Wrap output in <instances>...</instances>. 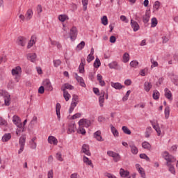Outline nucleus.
Instances as JSON below:
<instances>
[{
    "mask_svg": "<svg viewBox=\"0 0 178 178\" xmlns=\"http://www.w3.org/2000/svg\"><path fill=\"white\" fill-rule=\"evenodd\" d=\"M13 123H14V124L17 127L16 130L17 136H20V134L24 131V126H23V123H22L20 117L18 115H14L13 117Z\"/></svg>",
    "mask_w": 178,
    "mask_h": 178,
    "instance_id": "nucleus-1",
    "label": "nucleus"
},
{
    "mask_svg": "<svg viewBox=\"0 0 178 178\" xmlns=\"http://www.w3.org/2000/svg\"><path fill=\"white\" fill-rule=\"evenodd\" d=\"M162 155L163 158L166 160V165H172L173 162H176V159L175 158V156L169 154V152H164Z\"/></svg>",
    "mask_w": 178,
    "mask_h": 178,
    "instance_id": "nucleus-2",
    "label": "nucleus"
},
{
    "mask_svg": "<svg viewBox=\"0 0 178 178\" xmlns=\"http://www.w3.org/2000/svg\"><path fill=\"white\" fill-rule=\"evenodd\" d=\"M78 123H79V127L88 128L91 126V121L86 118L81 119Z\"/></svg>",
    "mask_w": 178,
    "mask_h": 178,
    "instance_id": "nucleus-3",
    "label": "nucleus"
},
{
    "mask_svg": "<svg viewBox=\"0 0 178 178\" xmlns=\"http://www.w3.org/2000/svg\"><path fill=\"white\" fill-rule=\"evenodd\" d=\"M43 87L46 91H52L54 90V87H52V84L49 79H45L43 81Z\"/></svg>",
    "mask_w": 178,
    "mask_h": 178,
    "instance_id": "nucleus-4",
    "label": "nucleus"
},
{
    "mask_svg": "<svg viewBox=\"0 0 178 178\" xmlns=\"http://www.w3.org/2000/svg\"><path fill=\"white\" fill-rule=\"evenodd\" d=\"M107 154L108 156L113 158L114 162H119L120 161V155L113 151H108Z\"/></svg>",
    "mask_w": 178,
    "mask_h": 178,
    "instance_id": "nucleus-5",
    "label": "nucleus"
},
{
    "mask_svg": "<svg viewBox=\"0 0 178 178\" xmlns=\"http://www.w3.org/2000/svg\"><path fill=\"white\" fill-rule=\"evenodd\" d=\"M70 38L71 41H74L76 38H77V28H76V26H73L70 29Z\"/></svg>",
    "mask_w": 178,
    "mask_h": 178,
    "instance_id": "nucleus-6",
    "label": "nucleus"
},
{
    "mask_svg": "<svg viewBox=\"0 0 178 178\" xmlns=\"http://www.w3.org/2000/svg\"><path fill=\"white\" fill-rule=\"evenodd\" d=\"M33 16H34L33 8H29L25 13L26 22H30L33 19Z\"/></svg>",
    "mask_w": 178,
    "mask_h": 178,
    "instance_id": "nucleus-7",
    "label": "nucleus"
},
{
    "mask_svg": "<svg viewBox=\"0 0 178 178\" xmlns=\"http://www.w3.org/2000/svg\"><path fill=\"white\" fill-rule=\"evenodd\" d=\"M129 146L131 148V154H133L134 155H137V154H138V148H137V147L134 144V142H129Z\"/></svg>",
    "mask_w": 178,
    "mask_h": 178,
    "instance_id": "nucleus-8",
    "label": "nucleus"
},
{
    "mask_svg": "<svg viewBox=\"0 0 178 178\" xmlns=\"http://www.w3.org/2000/svg\"><path fill=\"white\" fill-rule=\"evenodd\" d=\"M101 134V131L98 130L93 134V137L94 138H95V140H97V141L102 142L104 141V138H102V136Z\"/></svg>",
    "mask_w": 178,
    "mask_h": 178,
    "instance_id": "nucleus-9",
    "label": "nucleus"
},
{
    "mask_svg": "<svg viewBox=\"0 0 178 178\" xmlns=\"http://www.w3.org/2000/svg\"><path fill=\"white\" fill-rule=\"evenodd\" d=\"M81 151L83 154L88 155V156H90L91 155V152H90V146L87 144L83 145Z\"/></svg>",
    "mask_w": 178,
    "mask_h": 178,
    "instance_id": "nucleus-10",
    "label": "nucleus"
},
{
    "mask_svg": "<svg viewBox=\"0 0 178 178\" xmlns=\"http://www.w3.org/2000/svg\"><path fill=\"white\" fill-rule=\"evenodd\" d=\"M164 95L167 99L169 101H173V96L172 95V92L168 88H165L164 90Z\"/></svg>",
    "mask_w": 178,
    "mask_h": 178,
    "instance_id": "nucleus-11",
    "label": "nucleus"
},
{
    "mask_svg": "<svg viewBox=\"0 0 178 178\" xmlns=\"http://www.w3.org/2000/svg\"><path fill=\"white\" fill-rule=\"evenodd\" d=\"M105 102V91L102 90L100 93V96L99 97V106L102 108L104 106V103Z\"/></svg>",
    "mask_w": 178,
    "mask_h": 178,
    "instance_id": "nucleus-12",
    "label": "nucleus"
},
{
    "mask_svg": "<svg viewBox=\"0 0 178 178\" xmlns=\"http://www.w3.org/2000/svg\"><path fill=\"white\" fill-rule=\"evenodd\" d=\"M28 60H31L33 63L37 62V54L35 53H30L27 54Z\"/></svg>",
    "mask_w": 178,
    "mask_h": 178,
    "instance_id": "nucleus-13",
    "label": "nucleus"
},
{
    "mask_svg": "<svg viewBox=\"0 0 178 178\" xmlns=\"http://www.w3.org/2000/svg\"><path fill=\"white\" fill-rule=\"evenodd\" d=\"M120 175L121 176V177L131 178V177H130V172L123 168H120Z\"/></svg>",
    "mask_w": 178,
    "mask_h": 178,
    "instance_id": "nucleus-14",
    "label": "nucleus"
},
{
    "mask_svg": "<svg viewBox=\"0 0 178 178\" xmlns=\"http://www.w3.org/2000/svg\"><path fill=\"white\" fill-rule=\"evenodd\" d=\"M131 26L135 33L136 31H138V30H140V25L137 22H136L134 19H131Z\"/></svg>",
    "mask_w": 178,
    "mask_h": 178,
    "instance_id": "nucleus-15",
    "label": "nucleus"
},
{
    "mask_svg": "<svg viewBox=\"0 0 178 178\" xmlns=\"http://www.w3.org/2000/svg\"><path fill=\"white\" fill-rule=\"evenodd\" d=\"M47 141L49 144H51V145H58V139L55 136H49Z\"/></svg>",
    "mask_w": 178,
    "mask_h": 178,
    "instance_id": "nucleus-16",
    "label": "nucleus"
},
{
    "mask_svg": "<svg viewBox=\"0 0 178 178\" xmlns=\"http://www.w3.org/2000/svg\"><path fill=\"white\" fill-rule=\"evenodd\" d=\"M11 73L13 76H19L20 73H22V67L20 66H17L15 68H13L11 71Z\"/></svg>",
    "mask_w": 178,
    "mask_h": 178,
    "instance_id": "nucleus-17",
    "label": "nucleus"
},
{
    "mask_svg": "<svg viewBox=\"0 0 178 178\" xmlns=\"http://www.w3.org/2000/svg\"><path fill=\"white\" fill-rule=\"evenodd\" d=\"M37 42V36L35 35H33L31 36L30 41L28 43L27 48L30 49L33 45H34Z\"/></svg>",
    "mask_w": 178,
    "mask_h": 178,
    "instance_id": "nucleus-18",
    "label": "nucleus"
},
{
    "mask_svg": "<svg viewBox=\"0 0 178 178\" xmlns=\"http://www.w3.org/2000/svg\"><path fill=\"white\" fill-rule=\"evenodd\" d=\"M35 140H37V138L33 137L29 141V147H30L31 149H37V143H35Z\"/></svg>",
    "mask_w": 178,
    "mask_h": 178,
    "instance_id": "nucleus-19",
    "label": "nucleus"
},
{
    "mask_svg": "<svg viewBox=\"0 0 178 178\" xmlns=\"http://www.w3.org/2000/svg\"><path fill=\"white\" fill-rule=\"evenodd\" d=\"M78 104H79V97L76 95H74L72 97V101L71 102L70 106H72V108H76Z\"/></svg>",
    "mask_w": 178,
    "mask_h": 178,
    "instance_id": "nucleus-20",
    "label": "nucleus"
},
{
    "mask_svg": "<svg viewBox=\"0 0 178 178\" xmlns=\"http://www.w3.org/2000/svg\"><path fill=\"white\" fill-rule=\"evenodd\" d=\"M78 104H79V97L76 95H74L72 97V101L71 102L70 106H72V108H76Z\"/></svg>",
    "mask_w": 178,
    "mask_h": 178,
    "instance_id": "nucleus-21",
    "label": "nucleus"
},
{
    "mask_svg": "<svg viewBox=\"0 0 178 178\" xmlns=\"http://www.w3.org/2000/svg\"><path fill=\"white\" fill-rule=\"evenodd\" d=\"M111 86L113 88H115V90H122L124 87L118 82H111Z\"/></svg>",
    "mask_w": 178,
    "mask_h": 178,
    "instance_id": "nucleus-22",
    "label": "nucleus"
},
{
    "mask_svg": "<svg viewBox=\"0 0 178 178\" xmlns=\"http://www.w3.org/2000/svg\"><path fill=\"white\" fill-rule=\"evenodd\" d=\"M17 42L18 45H21V47H24V45H26V42H27V39L24 37H19L17 38Z\"/></svg>",
    "mask_w": 178,
    "mask_h": 178,
    "instance_id": "nucleus-23",
    "label": "nucleus"
},
{
    "mask_svg": "<svg viewBox=\"0 0 178 178\" xmlns=\"http://www.w3.org/2000/svg\"><path fill=\"white\" fill-rule=\"evenodd\" d=\"M76 131V124L72 122L68 125L67 133L68 134H72V133H74Z\"/></svg>",
    "mask_w": 178,
    "mask_h": 178,
    "instance_id": "nucleus-24",
    "label": "nucleus"
},
{
    "mask_svg": "<svg viewBox=\"0 0 178 178\" xmlns=\"http://www.w3.org/2000/svg\"><path fill=\"white\" fill-rule=\"evenodd\" d=\"M58 19L61 23H65V22L69 20V16L66 14H61L58 15Z\"/></svg>",
    "mask_w": 178,
    "mask_h": 178,
    "instance_id": "nucleus-25",
    "label": "nucleus"
},
{
    "mask_svg": "<svg viewBox=\"0 0 178 178\" xmlns=\"http://www.w3.org/2000/svg\"><path fill=\"white\" fill-rule=\"evenodd\" d=\"M3 97L4 98L5 105H6V106H9V105H10V95H9V92H7L5 96H3Z\"/></svg>",
    "mask_w": 178,
    "mask_h": 178,
    "instance_id": "nucleus-26",
    "label": "nucleus"
},
{
    "mask_svg": "<svg viewBox=\"0 0 178 178\" xmlns=\"http://www.w3.org/2000/svg\"><path fill=\"white\" fill-rule=\"evenodd\" d=\"M136 168L138 172L141 175L143 178H145V173L144 172V169L141 167L140 164H136Z\"/></svg>",
    "mask_w": 178,
    "mask_h": 178,
    "instance_id": "nucleus-27",
    "label": "nucleus"
},
{
    "mask_svg": "<svg viewBox=\"0 0 178 178\" xmlns=\"http://www.w3.org/2000/svg\"><path fill=\"white\" fill-rule=\"evenodd\" d=\"M75 78L78 83H80L81 87H86V83H84V79L81 76H79L77 74H75Z\"/></svg>",
    "mask_w": 178,
    "mask_h": 178,
    "instance_id": "nucleus-28",
    "label": "nucleus"
},
{
    "mask_svg": "<svg viewBox=\"0 0 178 178\" xmlns=\"http://www.w3.org/2000/svg\"><path fill=\"white\" fill-rule=\"evenodd\" d=\"M151 88H152V84L151 82L145 81L144 83V90L146 91V92H149L151 90Z\"/></svg>",
    "mask_w": 178,
    "mask_h": 178,
    "instance_id": "nucleus-29",
    "label": "nucleus"
},
{
    "mask_svg": "<svg viewBox=\"0 0 178 178\" xmlns=\"http://www.w3.org/2000/svg\"><path fill=\"white\" fill-rule=\"evenodd\" d=\"M103 76L102 75H101L100 74H97V80L99 81V86H101V87H104L105 86V81L103 80Z\"/></svg>",
    "mask_w": 178,
    "mask_h": 178,
    "instance_id": "nucleus-30",
    "label": "nucleus"
},
{
    "mask_svg": "<svg viewBox=\"0 0 178 178\" xmlns=\"http://www.w3.org/2000/svg\"><path fill=\"white\" fill-rule=\"evenodd\" d=\"M111 131L114 137H119V131L113 124L110 125Z\"/></svg>",
    "mask_w": 178,
    "mask_h": 178,
    "instance_id": "nucleus-31",
    "label": "nucleus"
},
{
    "mask_svg": "<svg viewBox=\"0 0 178 178\" xmlns=\"http://www.w3.org/2000/svg\"><path fill=\"white\" fill-rule=\"evenodd\" d=\"M60 108H61L60 104L57 103L56 105V115L59 122H60Z\"/></svg>",
    "mask_w": 178,
    "mask_h": 178,
    "instance_id": "nucleus-32",
    "label": "nucleus"
},
{
    "mask_svg": "<svg viewBox=\"0 0 178 178\" xmlns=\"http://www.w3.org/2000/svg\"><path fill=\"white\" fill-rule=\"evenodd\" d=\"M38 123V118H37V116L34 115L29 123V127H34L35 124H37Z\"/></svg>",
    "mask_w": 178,
    "mask_h": 178,
    "instance_id": "nucleus-33",
    "label": "nucleus"
},
{
    "mask_svg": "<svg viewBox=\"0 0 178 178\" xmlns=\"http://www.w3.org/2000/svg\"><path fill=\"white\" fill-rule=\"evenodd\" d=\"M152 126L153 129H154L155 131H156L158 136H161V128L159 127V125L155 122H152Z\"/></svg>",
    "mask_w": 178,
    "mask_h": 178,
    "instance_id": "nucleus-34",
    "label": "nucleus"
},
{
    "mask_svg": "<svg viewBox=\"0 0 178 178\" xmlns=\"http://www.w3.org/2000/svg\"><path fill=\"white\" fill-rule=\"evenodd\" d=\"M83 163H86V165H88V166H92V168H94V165H92V161L88 159V157L83 156Z\"/></svg>",
    "mask_w": 178,
    "mask_h": 178,
    "instance_id": "nucleus-35",
    "label": "nucleus"
},
{
    "mask_svg": "<svg viewBox=\"0 0 178 178\" xmlns=\"http://www.w3.org/2000/svg\"><path fill=\"white\" fill-rule=\"evenodd\" d=\"M73 88H74V87L69 83H65L61 87L62 91H67L66 90H73Z\"/></svg>",
    "mask_w": 178,
    "mask_h": 178,
    "instance_id": "nucleus-36",
    "label": "nucleus"
},
{
    "mask_svg": "<svg viewBox=\"0 0 178 178\" xmlns=\"http://www.w3.org/2000/svg\"><path fill=\"white\" fill-rule=\"evenodd\" d=\"M142 147L143 148V149H147V151H150L152 146L149 143L144 141L142 143Z\"/></svg>",
    "mask_w": 178,
    "mask_h": 178,
    "instance_id": "nucleus-37",
    "label": "nucleus"
},
{
    "mask_svg": "<svg viewBox=\"0 0 178 178\" xmlns=\"http://www.w3.org/2000/svg\"><path fill=\"white\" fill-rule=\"evenodd\" d=\"M10 138H12V135L10 134H5L3 136H2V141L3 143H6L7 141H9V140H10Z\"/></svg>",
    "mask_w": 178,
    "mask_h": 178,
    "instance_id": "nucleus-38",
    "label": "nucleus"
},
{
    "mask_svg": "<svg viewBox=\"0 0 178 178\" xmlns=\"http://www.w3.org/2000/svg\"><path fill=\"white\" fill-rule=\"evenodd\" d=\"M130 60V54L129 53H124L122 56V62L127 63Z\"/></svg>",
    "mask_w": 178,
    "mask_h": 178,
    "instance_id": "nucleus-39",
    "label": "nucleus"
},
{
    "mask_svg": "<svg viewBox=\"0 0 178 178\" xmlns=\"http://www.w3.org/2000/svg\"><path fill=\"white\" fill-rule=\"evenodd\" d=\"M159 8H161V2L156 1L153 5V12L159 10Z\"/></svg>",
    "mask_w": 178,
    "mask_h": 178,
    "instance_id": "nucleus-40",
    "label": "nucleus"
},
{
    "mask_svg": "<svg viewBox=\"0 0 178 178\" xmlns=\"http://www.w3.org/2000/svg\"><path fill=\"white\" fill-rule=\"evenodd\" d=\"M86 47V42L81 41L76 47V51H81Z\"/></svg>",
    "mask_w": 178,
    "mask_h": 178,
    "instance_id": "nucleus-41",
    "label": "nucleus"
},
{
    "mask_svg": "<svg viewBox=\"0 0 178 178\" xmlns=\"http://www.w3.org/2000/svg\"><path fill=\"white\" fill-rule=\"evenodd\" d=\"M19 146L24 147L26 145V136H22L19 138Z\"/></svg>",
    "mask_w": 178,
    "mask_h": 178,
    "instance_id": "nucleus-42",
    "label": "nucleus"
},
{
    "mask_svg": "<svg viewBox=\"0 0 178 178\" xmlns=\"http://www.w3.org/2000/svg\"><path fill=\"white\" fill-rule=\"evenodd\" d=\"M63 97L66 102L69 101L70 98H72V95H70L69 92L67 91H63Z\"/></svg>",
    "mask_w": 178,
    "mask_h": 178,
    "instance_id": "nucleus-43",
    "label": "nucleus"
},
{
    "mask_svg": "<svg viewBox=\"0 0 178 178\" xmlns=\"http://www.w3.org/2000/svg\"><path fill=\"white\" fill-rule=\"evenodd\" d=\"M168 168L169 172L172 173V175H176V169H175V166H173L172 164L167 165Z\"/></svg>",
    "mask_w": 178,
    "mask_h": 178,
    "instance_id": "nucleus-44",
    "label": "nucleus"
},
{
    "mask_svg": "<svg viewBox=\"0 0 178 178\" xmlns=\"http://www.w3.org/2000/svg\"><path fill=\"white\" fill-rule=\"evenodd\" d=\"M122 130L123 133H124V134H127L128 136H130V134H131V131H130L129 129L126 126H123L122 127Z\"/></svg>",
    "mask_w": 178,
    "mask_h": 178,
    "instance_id": "nucleus-45",
    "label": "nucleus"
},
{
    "mask_svg": "<svg viewBox=\"0 0 178 178\" xmlns=\"http://www.w3.org/2000/svg\"><path fill=\"white\" fill-rule=\"evenodd\" d=\"M118 62L116 61H113L112 63L108 64V67H110V69H118Z\"/></svg>",
    "mask_w": 178,
    "mask_h": 178,
    "instance_id": "nucleus-46",
    "label": "nucleus"
},
{
    "mask_svg": "<svg viewBox=\"0 0 178 178\" xmlns=\"http://www.w3.org/2000/svg\"><path fill=\"white\" fill-rule=\"evenodd\" d=\"M161 94L159 93V91H158L157 90H155L153 91V99H159V97H160Z\"/></svg>",
    "mask_w": 178,
    "mask_h": 178,
    "instance_id": "nucleus-47",
    "label": "nucleus"
},
{
    "mask_svg": "<svg viewBox=\"0 0 178 178\" xmlns=\"http://www.w3.org/2000/svg\"><path fill=\"white\" fill-rule=\"evenodd\" d=\"M143 22L145 24H147V23H148V22H149V14L146 13L145 15H143Z\"/></svg>",
    "mask_w": 178,
    "mask_h": 178,
    "instance_id": "nucleus-48",
    "label": "nucleus"
},
{
    "mask_svg": "<svg viewBox=\"0 0 178 178\" xmlns=\"http://www.w3.org/2000/svg\"><path fill=\"white\" fill-rule=\"evenodd\" d=\"M164 113L165 119H169V115H170V108H169V107H165Z\"/></svg>",
    "mask_w": 178,
    "mask_h": 178,
    "instance_id": "nucleus-49",
    "label": "nucleus"
},
{
    "mask_svg": "<svg viewBox=\"0 0 178 178\" xmlns=\"http://www.w3.org/2000/svg\"><path fill=\"white\" fill-rule=\"evenodd\" d=\"M56 159L60 162H63V157H62V153L58 152L56 154Z\"/></svg>",
    "mask_w": 178,
    "mask_h": 178,
    "instance_id": "nucleus-50",
    "label": "nucleus"
},
{
    "mask_svg": "<svg viewBox=\"0 0 178 178\" xmlns=\"http://www.w3.org/2000/svg\"><path fill=\"white\" fill-rule=\"evenodd\" d=\"M158 24V19L154 17L151 20V27H156Z\"/></svg>",
    "mask_w": 178,
    "mask_h": 178,
    "instance_id": "nucleus-51",
    "label": "nucleus"
},
{
    "mask_svg": "<svg viewBox=\"0 0 178 178\" xmlns=\"http://www.w3.org/2000/svg\"><path fill=\"white\" fill-rule=\"evenodd\" d=\"M147 73H148V68L146 67V68H144V69L141 70L140 71L139 74L140 76H142L143 77H144L145 76L147 75Z\"/></svg>",
    "mask_w": 178,
    "mask_h": 178,
    "instance_id": "nucleus-52",
    "label": "nucleus"
},
{
    "mask_svg": "<svg viewBox=\"0 0 178 178\" xmlns=\"http://www.w3.org/2000/svg\"><path fill=\"white\" fill-rule=\"evenodd\" d=\"M53 63H54V66L55 67H59V66H60V65L62 63V61H60V60H59V59L54 60Z\"/></svg>",
    "mask_w": 178,
    "mask_h": 178,
    "instance_id": "nucleus-53",
    "label": "nucleus"
},
{
    "mask_svg": "<svg viewBox=\"0 0 178 178\" xmlns=\"http://www.w3.org/2000/svg\"><path fill=\"white\" fill-rule=\"evenodd\" d=\"M129 65H130L131 67H134L135 69H137V67L138 66V61L132 60L130 62Z\"/></svg>",
    "mask_w": 178,
    "mask_h": 178,
    "instance_id": "nucleus-54",
    "label": "nucleus"
},
{
    "mask_svg": "<svg viewBox=\"0 0 178 178\" xmlns=\"http://www.w3.org/2000/svg\"><path fill=\"white\" fill-rule=\"evenodd\" d=\"M51 45L57 47L58 49H60V48H62V45H60V43H59L58 42L51 40Z\"/></svg>",
    "mask_w": 178,
    "mask_h": 178,
    "instance_id": "nucleus-55",
    "label": "nucleus"
},
{
    "mask_svg": "<svg viewBox=\"0 0 178 178\" xmlns=\"http://www.w3.org/2000/svg\"><path fill=\"white\" fill-rule=\"evenodd\" d=\"M102 23L104 24V26H108V17L106 15L103 16L101 19Z\"/></svg>",
    "mask_w": 178,
    "mask_h": 178,
    "instance_id": "nucleus-56",
    "label": "nucleus"
},
{
    "mask_svg": "<svg viewBox=\"0 0 178 178\" xmlns=\"http://www.w3.org/2000/svg\"><path fill=\"white\" fill-rule=\"evenodd\" d=\"M101 66V60H99V58H96V60L94 62V67L96 68H98Z\"/></svg>",
    "mask_w": 178,
    "mask_h": 178,
    "instance_id": "nucleus-57",
    "label": "nucleus"
},
{
    "mask_svg": "<svg viewBox=\"0 0 178 178\" xmlns=\"http://www.w3.org/2000/svg\"><path fill=\"white\" fill-rule=\"evenodd\" d=\"M36 12L38 15H41V13H42V6H41V4L37 6Z\"/></svg>",
    "mask_w": 178,
    "mask_h": 178,
    "instance_id": "nucleus-58",
    "label": "nucleus"
},
{
    "mask_svg": "<svg viewBox=\"0 0 178 178\" xmlns=\"http://www.w3.org/2000/svg\"><path fill=\"white\" fill-rule=\"evenodd\" d=\"M150 62L152 63L151 68L154 69V67H158V62L155 61L154 58H151Z\"/></svg>",
    "mask_w": 178,
    "mask_h": 178,
    "instance_id": "nucleus-59",
    "label": "nucleus"
},
{
    "mask_svg": "<svg viewBox=\"0 0 178 178\" xmlns=\"http://www.w3.org/2000/svg\"><path fill=\"white\" fill-rule=\"evenodd\" d=\"M140 158L141 159H145V161H147V162H149V157H148V156H147V154H140Z\"/></svg>",
    "mask_w": 178,
    "mask_h": 178,
    "instance_id": "nucleus-60",
    "label": "nucleus"
},
{
    "mask_svg": "<svg viewBox=\"0 0 178 178\" xmlns=\"http://www.w3.org/2000/svg\"><path fill=\"white\" fill-rule=\"evenodd\" d=\"M83 10H87V5H88V0H82Z\"/></svg>",
    "mask_w": 178,
    "mask_h": 178,
    "instance_id": "nucleus-61",
    "label": "nucleus"
},
{
    "mask_svg": "<svg viewBox=\"0 0 178 178\" xmlns=\"http://www.w3.org/2000/svg\"><path fill=\"white\" fill-rule=\"evenodd\" d=\"M92 60H94V56L92 54H88L87 57V62L90 63V62H92Z\"/></svg>",
    "mask_w": 178,
    "mask_h": 178,
    "instance_id": "nucleus-62",
    "label": "nucleus"
},
{
    "mask_svg": "<svg viewBox=\"0 0 178 178\" xmlns=\"http://www.w3.org/2000/svg\"><path fill=\"white\" fill-rule=\"evenodd\" d=\"M80 118H81V113H76L72 117V119L74 120V119H79Z\"/></svg>",
    "mask_w": 178,
    "mask_h": 178,
    "instance_id": "nucleus-63",
    "label": "nucleus"
},
{
    "mask_svg": "<svg viewBox=\"0 0 178 178\" xmlns=\"http://www.w3.org/2000/svg\"><path fill=\"white\" fill-rule=\"evenodd\" d=\"M47 178H54V170H50L48 171Z\"/></svg>",
    "mask_w": 178,
    "mask_h": 178,
    "instance_id": "nucleus-64",
    "label": "nucleus"
}]
</instances>
